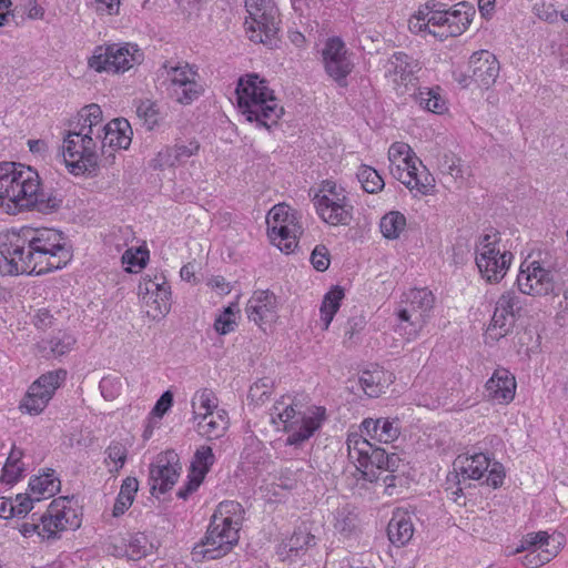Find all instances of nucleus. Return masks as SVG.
<instances>
[{"mask_svg": "<svg viewBox=\"0 0 568 568\" xmlns=\"http://www.w3.org/2000/svg\"><path fill=\"white\" fill-rule=\"evenodd\" d=\"M356 175L362 187L367 193H377L382 191L385 185L383 178L372 166L361 165Z\"/></svg>", "mask_w": 568, "mask_h": 568, "instance_id": "43", "label": "nucleus"}, {"mask_svg": "<svg viewBox=\"0 0 568 568\" xmlns=\"http://www.w3.org/2000/svg\"><path fill=\"white\" fill-rule=\"evenodd\" d=\"M317 197H328L332 201H344L348 197L346 190L337 185L334 181H323L320 192L314 197V203Z\"/></svg>", "mask_w": 568, "mask_h": 568, "instance_id": "53", "label": "nucleus"}, {"mask_svg": "<svg viewBox=\"0 0 568 568\" xmlns=\"http://www.w3.org/2000/svg\"><path fill=\"white\" fill-rule=\"evenodd\" d=\"M67 371L57 369L41 375L31 384L23 397L20 408L30 414L39 415L48 406L55 390L65 381Z\"/></svg>", "mask_w": 568, "mask_h": 568, "instance_id": "15", "label": "nucleus"}, {"mask_svg": "<svg viewBox=\"0 0 568 568\" xmlns=\"http://www.w3.org/2000/svg\"><path fill=\"white\" fill-rule=\"evenodd\" d=\"M549 539L550 535L547 531L527 534L521 540V549L531 548L541 551V549H547Z\"/></svg>", "mask_w": 568, "mask_h": 568, "instance_id": "58", "label": "nucleus"}, {"mask_svg": "<svg viewBox=\"0 0 568 568\" xmlns=\"http://www.w3.org/2000/svg\"><path fill=\"white\" fill-rule=\"evenodd\" d=\"M398 418L390 420L389 418H365L361 428L371 438L379 443H392L399 436Z\"/></svg>", "mask_w": 568, "mask_h": 568, "instance_id": "28", "label": "nucleus"}, {"mask_svg": "<svg viewBox=\"0 0 568 568\" xmlns=\"http://www.w3.org/2000/svg\"><path fill=\"white\" fill-rule=\"evenodd\" d=\"M136 114L140 119L144 120V125L148 130H153L159 121V112L156 105L146 100L139 104L136 108Z\"/></svg>", "mask_w": 568, "mask_h": 568, "instance_id": "54", "label": "nucleus"}, {"mask_svg": "<svg viewBox=\"0 0 568 568\" xmlns=\"http://www.w3.org/2000/svg\"><path fill=\"white\" fill-rule=\"evenodd\" d=\"M62 202L57 193L41 190L39 174L31 166L14 162L0 163V206L8 213L36 209L50 214L58 211Z\"/></svg>", "mask_w": 568, "mask_h": 568, "instance_id": "2", "label": "nucleus"}, {"mask_svg": "<svg viewBox=\"0 0 568 568\" xmlns=\"http://www.w3.org/2000/svg\"><path fill=\"white\" fill-rule=\"evenodd\" d=\"M194 419L197 420V433L207 440L221 438L229 427V418L223 409L210 414L195 413Z\"/></svg>", "mask_w": 568, "mask_h": 568, "instance_id": "27", "label": "nucleus"}, {"mask_svg": "<svg viewBox=\"0 0 568 568\" xmlns=\"http://www.w3.org/2000/svg\"><path fill=\"white\" fill-rule=\"evenodd\" d=\"M132 128L126 119L118 118L111 120L104 124L101 138L98 140L100 151L104 152L106 146L126 150L132 142Z\"/></svg>", "mask_w": 568, "mask_h": 568, "instance_id": "21", "label": "nucleus"}, {"mask_svg": "<svg viewBox=\"0 0 568 568\" xmlns=\"http://www.w3.org/2000/svg\"><path fill=\"white\" fill-rule=\"evenodd\" d=\"M325 419V408L315 407L312 415H303L298 418V423L294 424V429L286 430L290 435L285 444L287 446H300L310 439L314 433L320 429Z\"/></svg>", "mask_w": 568, "mask_h": 568, "instance_id": "25", "label": "nucleus"}, {"mask_svg": "<svg viewBox=\"0 0 568 568\" xmlns=\"http://www.w3.org/2000/svg\"><path fill=\"white\" fill-rule=\"evenodd\" d=\"M434 182V178L428 172H426L425 168L419 171V169L416 166V175L414 176L412 190H416L419 194L427 195L435 186Z\"/></svg>", "mask_w": 568, "mask_h": 568, "instance_id": "56", "label": "nucleus"}, {"mask_svg": "<svg viewBox=\"0 0 568 568\" xmlns=\"http://www.w3.org/2000/svg\"><path fill=\"white\" fill-rule=\"evenodd\" d=\"M179 164H182L181 159L176 152H174V146H166L161 150L156 158L153 160L152 168L153 169H163V168H173Z\"/></svg>", "mask_w": 568, "mask_h": 568, "instance_id": "55", "label": "nucleus"}, {"mask_svg": "<svg viewBox=\"0 0 568 568\" xmlns=\"http://www.w3.org/2000/svg\"><path fill=\"white\" fill-rule=\"evenodd\" d=\"M276 296L268 290H258L253 293L246 304V314L250 321L257 325L271 322L275 317Z\"/></svg>", "mask_w": 568, "mask_h": 568, "instance_id": "22", "label": "nucleus"}, {"mask_svg": "<svg viewBox=\"0 0 568 568\" xmlns=\"http://www.w3.org/2000/svg\"><path fill=\"white\" fill-rule=\"evenodd\" d=\"M470 13L466 10H446L444 4L430 0L420 6L408 21L413 33H427L439 41L460 36L469 26Z\"/></svg>", "mask_w": 568, "mask_h": 568, "instance_id": "5", "label": "nucleus"}, {"mask_svg": "<svg viewBox=\"0 0 568 568\" xmlns=\"http://www.w3.org/2000/svg\"><path fill=\"white\" fill-rule=\"evenodd\" d=\"M520 550H523L521 547L517 549V552ZM525 550L527 554L521 558V564L526 568H538L550 561L555 556V552L548 549H541L540 551L538 549L526 548Z\"/></svg>", "mask_w": 568, "mask_h": 568, "instance_id": "52", "label": "nucleus"}, {"mask_svg": "<svg viewBox=\"0 0 568 568\" xmlns=\"http://www.w3.org/2000/svg\"><path fill=\"white\" fill-rule=\"evenodd\" d=\"M202 93L203 87L196 81V78H193L175 91L171 92V95L180 104L187 105L199 99Z\"/></svg>", "mask_w": 568, "mask_h": 568, "instance_id": "46", "label": "nucleus"}, {"mask_svg": "<svg viewBox=\"0 0 568 568\" xmlns=\"http://www.w3.org/2000/svg\"><path fill=\"white\" fill-rule=\"evenodd\" d=\"M520 310V297L514 291H507L499 296L488 327L490 333L495 332V338L499 339L513 332Z\"/></svg>", "mask_w": 568, "mask_h": 568, "instance_id": "17", "label": "nucleus"}, {"mask_svg": "<svg viewBox=\"0 0 568 568\" xmlns=\"http://www.w3.org/2000/svg\"><path fill=\"white\" fill-rule=\"evenodd\" d=\"M235 95L241 114L258 129L270 130L284 114V109L278 104L267 80L257 73L240 77Z\"/></svg>", "mask_w": 568, "mask_h": 568, "instance_id": "4", "label": "nucleus"}, {"mask_svg": "<svg viewBox=\"0 0 568 568\" xmlns=\"http://www.w3.org/2000/svg\"><path fill=\"white\" fill-rule=\"evenodd\" d=\"M513 254L501 243V234L497 230L481 235L476 244V265L489 283H498L510 266Z\"/></svg>", "mask_w": 568, "mask_h": 568, "instance_id": "7", "label": "nucleus"}, {"mask_svg": "<svg viewBox=\"0 0 568 568\" xmlns=\"http://www.w3.org/2000/svg\"><path fill=\"white\" fill-rule=\"evenodd\" d=\"M33 501L36 499L32 497V495H17V497L13 499V507L14 511H12L13 517H20L28 515L29 511L33 508Z\"/></svg>", "mask_w": 568, "mask_h": 568, "instance_id": "61", "label": "nucleus"}, {"mask_svg": "<svg viewBox=\"0 0 568 568\" xmlns=\"http://www.w3.org/2000/svg\"><path fill=\"white\" fill-rule=\"evenodd\" d=\"M393 377L392 373L375 366L362 373L359 384L367 396L378 397L393 383Z\"/></svg>", "mask_w": 568, "mask_h": 568, "instance_id": "30", "label": "nucleus"}, {"mask_svg": "<svg viewBox=\"0 0 568 568\" xmlns=\"http://www.w3.org/2000/svg\"><path fill=\"white\" fill-rule=\"evenodd\" d=\"M416 100L427 111L440 114L446 110L445 100L434 89H419Z\"/></svg>", "mask_w": 568, "mask_h": 568, "instance_id": "44", "label": "nucleus"}, {"mask_svg": "<svg viewBox=\"0 0 568 568\" xmlns=\"http://www.w3.org/2000/svg\"><path fill=\"white\" fill-rule=\"evenodd\" d=\"M315 545V537L307 530L297 529L293 535L281 545V555L285 558L293 559L306 552V550Z\"/></svg>", "mask_w": 568, "mask_h": 568, "instance_id": "32", "label": "nucleus"}, {"mask_svg": "<svg viewBox=\"0 0 568 568\" xmlns=\"http://www.w3.org/2000/svg\"><path fill=\"white\" fill-rule=\"evenodd\" d=\"M163 284H165V276L163 274H155L153 277L146 274L142 277L138 292L145 305H150L149 298H152L158 287Z\"/></svg>", "mask_w": 568, "mask_h": 568, "instance_id": "50", "label": "nucleus"}, {"mask_svg": "<svg viewBox=\"0 0 568 568\" xmlns=\"http://www.w3.org/2000/svg\"><path fill=\"white\" fill-rule=\"evenodd\" d=\"M397 323L395 325V332L404 337L407 342L416 339L426 322L423 318L410 316L408 313L397 310Z\"/></svg>", "mask_w": 568, "mask_h": 568, "instance_id": "35", "label": "nucleus"}, {"mask_svg": "<svg viewBox=\"0 0 568 568\" xmlns=\"http://www.w3.org/2000/svg\"><path fill=\"white\" fill-rule=\"evenodd\" d=\"M105 454L113 463H115L118 465L115 467V470H119L120 468L123 467V465L126 462L128 449L122 443L112 442L108 446Z\"/></svg>", "mask_w": 568, "mask_h": 568, "instance_id": "60", "label": "nucleus"}, {"mask_svg": "<svg viewBox=\"0 0 568 568\" xmlns=\"http://www.w3.org/2000/svg\"><path fill=\"white\" fill-rule=\"evenodd\" d=\"M419 70L418 61L404 52H395L386 63V73L394 77L397 84L412 83Z\"/></svg>", "mask_w": 568, "mask_h": 568, "instance_id": "26", "label": "nucleus"}, {"mask_svg": "<svg viewBox=\"0 0 568 568\" xmlns=\"http://www.w3.org/2000/svg\"><path fill=\"white\" fill-rule=\"evenodd\" d=\"M182 466L179 455L174 450H166L156 456L149 467V485L151 494L158 490L165 494L176 484Z\"/></svg>", "mask_w": 568, "mask_h": 568, "instance_id": "16", "label": "nucleus"}, {"mask_svg": "<svg viewBox=\"0 0 568 568\" xmlns=\"http://www.w3.org/2000/svg\"><path fill=\"white\" fill-rule=\"evenodd\" d=\"M435 297L428 288H412L404 293L398 310L427 323L434 307Z\"/></svg>", "mask_w": 568, "mask_h": 568, "instance_id": "23", "label": "nucleus"}, {"mask_svg": "<svg viewBox=\"0 0 568 568\" xmlns=\"http://www.w3.org/2000/svg\"><path fill=\"white\" fill-rule=\"evenodd\" d=\"M314 205L320 217L329 225L347 226L353 221L354 206L349 199L332 201L328 197H317Z\"/></svg>", "mask_w": 568, "mask_h": 568, "instance_id": "20", "label": "nucleus"}, {"mask_svg": "<svg viewBox=\"0 0 568 568\" xmlns=\"http://www.w3.org/2000/svg\"><path fill=\"white\" fill-rule=\"evenodd\" d=\"M191 405L194 414L197 413L196 406L204 410L203 414H210L217 408V398L212 389L202 388L194 394Z\"/></svg>", "mask_w": 568, "mask_h": 568, "instance_id": "49", "label": "nucleus"}, {"mask_svg": "<svg viewBox=\"0 0 568 568\" xmlns=\"http://www.w3.org/2000/svg\"><path fill=\"white\" fill-rule=\"evenodd\" d=\"M29 489L36 501H40L60 490V480L54 476V470L50 469V473L31 478Z\"/></svg>", "mask_w": 568, "mask_h": 568, "instance_id": "34", "label": "nucleus"}, {"mask_svg": "<svg viewBox=\"0 0 568 568\" xmlns=\"http://www.w3.org/2000/svg\"><path fill=\"white\" fill-rule=\"evenodd\" d=\"M454 479L460 476L464 481L481 479L486 473V484L493 488H499L504 484L505 468L499 462H490V458L484 453L473 455H459L454 462Z\"/></svg>", "mask_w": 568, "mask_h": 568, "instance_id": "11", "label": "nucleus"}, {"mask_svg": "<svg viewBox=\"0 0 568 568\" xmlns=\"http://www.w3.org/2000/svg\"><path fill=\"white\" fill-rule=\"evenodd\" d=\"M204 479L189 473L187 481L178 490L176 496L181 499H187L190 495L197 490Z\"/></svg>", "mask_w": 568, "mask_h": 568, "instance_id": "64", "label": "nucleus"}, {"mask_svg": "<svg viewBox=\"0 0 568 568\" xmlns=\"http://www.w3.org/2000/svg\"><path fill=\"white\" fill-rule=\"evenodd\" d=\"M53 323L54 316L47 308H39L32 317V324L41 331H47Z\"/></svg>", "mask_w": 568, "mask_h": 568, "instance_id": "63", "label": "nucleus"}, {"mask_svg": "<svg viewBox=\"0 0 568 568\" xmlns=\"http://www.w3.org/2000/svg\"><path fill=\"white\" fill-rule=\"evenodd\" d=\"M348 457L357 463L356 468L361 471L364 480L374 483L379 479L378 470H385L384 448L375 447L371 442L359 434H349L346 440Z\"/></svg>", "mask_w": 568, "mask_h": 568, "instance_id": "13", "label": "nucleus"}, {"mask_svg": "<svg viewBox=\"0 0 568 568\" xmlns=\"http://www.w3.org/2000/svg\"><path fill=\"white\" fill-rule=\"evenodd\" d=\"M344 290L341 286H334L324 295L320 308L323 329L328 328L334 318V315L341 307V302L344 298Z\"/></svg>", "mask_w": 568, "mask_h": 568, "instance_id": "36", "label": "nucleus"}, {"mask_svg": "<svg viewBox=\"0 0 568 568\" xmlns=\"http://www.w3.org/2000/svg\"><path fill=\"white\" fill-rule=\"evenodd\" d=\"M162 69L166 72L171 92L199 75L196 69L189 63L184 65H171L170 62L166 61L163 63Z\"/></svg>", "mask_w": 568, "mask_h": 568, "instance_id": "37", "label": "nucleus"}, {"mask_svg": "<svg viewBox=\"0 0 568 568\" xmlns=\"http://www.w3.org/2000/svg\"><path fill=\"white\" fill-rule=\"evenodd\" d=\"M437 166L443 174L453 179H464L462 160L452 152H444L437 159Z\"/></svg>", "mask_w": 568, "mask_h": 568, "instance_id": "45", "label": "nucleus"}, {"mask_svg": "<svg viewBox=\"0 0 568 568\" xmlns=\"http://www.w3.org/2000/svg\"><path fill=\"white\" fill-rule=\"evenodd\" d=\"M403 162L405 164V168L402 169L400 165L398 164L395 170L392 169V174L398 181H400L406 187L412 190L414 176L416 175V162H419V164H422V162L417 158H412L409 155H406L403 159Z\"/></svg>", "mask_w": 568, "mask_h": 568, "instance_id": "51", "label": "nucleus"}, {"mask_svg": "<svg viewBox=\"0 0 568 568\" xmlns=\"http://www.w3.org/2000/svg\"><path fill=\"white\" fill-rule=\"evenodd\" d=\"M267 232L271 241L284 253L290 254L297 245L303 233L293 210L282 203L274 205L266 217Z\"/></svg>", "mask_w": 568, "mask_h": 568, "instance_id": "12", "label": "nucleus"}, {"mask_svg": "<svg viewBox=\"0 0 568 568\" xmlns=\"http://www.w3.org/2000/svg\"><path fill=\"white\" fill-rule=\"evenodd\" d=\"M149 257V252L146 250L138 248L134 253L131 248L126 250L122 255V262L128 264V272H134L133 267H138L139 270L143 268L146 264V260Z\"/></svg>", "mask_w": 568, "mask_h": 568, "instance_id": "57", "label": "nucleus"}, {"mask_svg": "<svg viewBox=\"0 0 568 568\" xmlns=\"http://www.w3.org/2000/svg\"><path fill=\"white\" fill-rule=\"evenodd\" d=\"M0 254L9 274L42 275L64 267L72 258L62 232L54 229H23L0 239Z\"/></svg>", "mask_w": 568, "mask_h": 568, "instance_id": "1", "label": "nucleus"}, {"mask_svg": "<svg viewBox=\"0 0 568 568\" xmlns=\"http://www.w3.org/2000/svg\"><path fill=\"white\" fill-rule=\"evenodd\" d=\"M216 458L210 446H200L191 460L189 473L205 478L206 474L211 470Z\"/></svg>", "mask_w": 568, "mask_h": 568, "instance_id": "40", "label": "nucleus"}, {"mask_svg": "<svg viewBox=\"0 0 568 568\" xmlns=\"http://www.w3.org/2000/svg\"><path fill=\"white\" fill-rule=\"evenodd\" d=\"M151 545L148 541V537L144 534H135L131 536L126 545L124 555L130 560H139L148 556Z\"/></svg>", "mask_w": 568, "mask_h": 568, "instance_id": "47", "label": "nucleus"}, {"mask_svg": "<svg viewBox=\"0 0 568 568\" xmlns=\"http://www.w3.org/2000/svg\"><path fill=\"white\" fill-rule=\"evenodd\" d=\"M521 264L517 275V285L523 294L547 296L559 294L560 267L557 263L532 261L526 268Z\"/></svg>", "mask_w": 568, "mask_h": 568, "instance_id": "9", "label": "nucleus"}, {"mask_svg": "<svg viewBox=\"0 0 568 568\" xmlns=\"http://www.w3.org/2000/svg\"><path fill=\"white\" fill-rule=\"evenodd\" d=\"M171 286L165 280V284L160 285V287H158V290L154 292V296L149 298V306L151 310H148V315L152 316L153 318L160 315H166L171 310Z\"/></svg>", "mask_w": 568, "mask_h": 568, "instance_id": "41", "label": "nucleus"}, {"mask_svg": "<svg viewBox=\"0 0 568 568\" xmlns=\"http://www.w3.org/2000/svg\"><path fill=\"white\" fill-rule=\"evenodd\" d=\"M73 499V496L53 499L43 514L33 513L30 520L23 521L19 531L27 538L37 535L42 540H55L60 538L61 531L78 529L81 518L77 509L71 507Z\"/></svg>", "mask_w": 568, "mask_h": 568, "instance_id": "6", "label": "nucleus"}, {"mask_svg": "<svg viewBox=\"0 0 568 568\" xmlns=\"http://www.w3.org/2000/svg\"><path fill=\"white\" fill-rule=\"evenodd\" d=\"M303 415L304 414L295 409L293 400L290 397H282V399L277 400L271 409L272 423H282L284 430L294 429V424H297L298 418Z\"/></svg>", "mask_w": 568, "mask_h": 568, "instance_id": "33", "label": "nucleus"}, {"mask_svg": "<svg viewBox=\"0 0 568 568\" xmlns=\"http://www.w3.org/2000/svg\"><path fill=\"white\" fill-rule=\"evenodd\" d=\"M143 52L136 44L99 45L88 60V65L97 72H125L133 65L140 64Z\"/></svg>", "mask_w": 568, "mask_h": 568, "instance_id": "10", "label": "nucleus"}, {"mask_svg": "<svg viewBox=\"0 0 568 568\" xmlns=\"http://www.w3.org/2000/svg\"><path fill=\"white\" fill-rule=\"evenodd\" d=\"M358 526V516L356 513V507L346 504L339 508H337L335 514V529L344 535V536H351L353 532L356 531Z\"/></svg>", "mask_w": 568, "mask_h": 568, "instance_id": "38", "label": "nucleus"}, {"mask_svg": "<svg viewBox=\"0 0 568 568\" xmlns=\"http://www.w3.org/2000/svg\"><path fill=\"white\" fill-rule=\"evenodd\" d=\"M248 17L245 20L247 31L256 34L251 40L265 42L278 31V10L273 0H245Z\"/></svg>", "mask_w": 568, "mask_h": 568, "instance_id": "14", "label": "nucleus"}, {"mask_svg": "<svg viewBox=\"0 0 568 568\" xmlns=\"http://www.w3.org/2000/svg\"><path fill=\"white\" fill-rule=\"evenodd\" d=\"M329 252L325 245H316L311 254V263L318 272H324L329 266Z\"/></svg>", "mask_w": 568, "mask_h": 568, "instance_id": "59", "label": "nucleus"}, {"mask_svg": "<svg viewBox=\"0 0 568 568\" xmlns=\"http://www.w3.org/2000/svg\"><path fill=\"white\" fill-rule=\"evenodd\" d=\"M240 311L237 303H231L224 311L216 317L214 322L215 331L225 335L235 329V314Z\"/></svg>", "mask_w": 568, "mask_h": 568, "instance_id": "48", "label": "nucleus"}, {"mask_svg": "<svg viewBox=\"0 0 568 568\" xmlns=\"http://www.w3.org/2000/svg\"><path fill=\"white\" fill-rule=\"evenodd\" d=\"M406 217L398 211H390L386 213L379 223L381 232L384 237L388 240L398 239L400 233L405 230Z\"/></svg>", "mask_w": 568, "mask_h": 568, "instance_id": "42", "label": "nucleus"}, {"mask_svg": "<svg viewBox=\"0 0 568 568\" xmlns=\"http://www.w3.org/2000/svg\"><path fill=\"white\" fill-rule=\"evenodd\" d=\"M469 78L478 87L488 89L495 83L499 74V62L487 50L473 53L468 62Z\"/></svg>", "mask_w": 568, "mask_h": 568, "instance_id": "19", "label": "nucleus"}, {"mask_svg": "<svg viewBox=\"0 0 568 568\" xmlns=\"http://www.w3.org/2000/svg\"><path fill=\"white\" fill-rule=\"evenodd\" d=\"M325 71L339 85H346V78L352 72L351 62L345 43L339 38H329L323 50Z\"/></svg>", "mask_w": 568, "mask_h": 568, "instance_id": "18", "label": "nucleus"}, {"mask_svg": "<svg viewBox=\"0 0 568 568\" xmlns=\"http://www.w3.org/2000/svg\"><path fill=\"white\" fill-rule=\"evenodd\" d=\"M242 511V506L237 501H223L219 505L204 537L192 549L194 562L216 560L232 551L240 539Z\"/></svg>", "mask_w": 568, "mask_h": 568, "instance_id": "3", "label": "nucleus"}, {"mask_svg": "<svg viewBox=\"0 0 568 568\" xmlns=\"http://www.w3.org/2000/svg\"><path fill=\"white\" fill-rule=\"evenodd\" d=\"M414 526L407 511L396 509L387 526L389 541L396 547L405 546L413 537Z\"/></svg>", "mask_w": 568, "mask_h": 568, "instance_id": "29", "label": "nucleus"}, {"mask_svg": "<svg viewBox=\"0 0 568 568\" xmlns=\"http://www.w3.org/2000/svg\"><path fill=\"white\" fill-rule=\"evenodd\" d=\"M103 126L102 110L100 105L95 103L82 108L78 113V122L73 125L77 130H81L97 138H101Z\"/></svg>", "mask_w": 568, "mask_h": 568, "instance_id": "31", "label": "nucleus"}, {"mask_svg": "<svg viewBox=\"0 0 568 568\" xmlns=\"http://www.w3.org/2000/svg\"><path fill=\"white\" fill-rule=\"evenodd\" d=\"M488 396L499 404L510 403L516 393L515 376L506 368L498 367L486 383Z\"/></svg>", "mask_w": 568, "mask_h": 568, "instance_id": "24", "label": "nucleus"}, {"mask_svg": "<svg viewBox=\"0 0 568 568\" xmlns=\"http://www.w3.org/2000/svg\"><path fill=\"white\" fill-rule=\"evenodd\" d=\"M99 138L73 128L63 139L62 154L70 173L80 175L94 171L99 160Z\"/></svg>", "mask_w": 568, "mask_h": 568, "instance_id": "8", "label": "nucleus"}, {"mask_svg": "<svg viewBox=\"0 0 568 568\" xmlns=\"http://www.w3.org/2000/svg\"><path fill=\"white\" fill-rule=\"evenodd\" d=\"M99 386L105 399H113L120 392L121 383L118 378L103 377Z\"/></svg>", "mask_w": 568, "mask_h": 568, "instance_id": "62", "label": "nucleus"}, {"mask_svg": "<svg viewBox=\"0 0 568 568\" xmlns=\"http://www.w3.org/2000/svg\"><path fill=\"white\" fill-rule=\"evenodd\" d=\"M139 489V481L135 477H126L120 488V493L113 506V516L119 517L132 505Z\"/></svg>", "mask_w": 568, "mask_h": 568, "instance_id": "39", "label": "nucleus"}]
</instances>
